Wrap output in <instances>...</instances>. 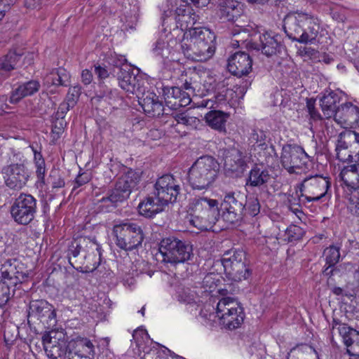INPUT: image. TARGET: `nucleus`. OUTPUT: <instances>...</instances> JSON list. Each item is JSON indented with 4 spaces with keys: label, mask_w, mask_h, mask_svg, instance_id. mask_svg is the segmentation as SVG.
Here are the masks:
<instances>
[{
    "label": "nucleus",
    "mask_w": 359,
    "mask_h": 359,
    "mask_svg": "<svg viewBox=\"0 0 359 359\" xmlns=\"http://www.w3.org/2000/svg\"><path fill=\"white\" fill-rule=\"evenodd\" d=\"M180 46L184 55L189 59L205 61L214 55L216 35L209 28L196 27L184 32Z\"/></svg>",
    "instance_id": "obj_1"
},
{
    "label": "nucleus",
    "mask_w": 359,
    "mask_h": 359,
    "mask_svg": "<svg viewBox=\"0 0 359 359\" xmlns=\"http://www.w3.org/2000/svg\"><path fill=\"white\" fill-rule=\"evenodd\" d=\"M189 212L190 223L201 231L211 229L220 216L218 201L204 196L191 198Z\"/></svg>",
    "instance_id": "obj_2"
},
{
    "label": "nucleus",
    "mask_w": 359,
    "mask_h": 359,
    "mask_svg": "<svg viewBox=\"0 0 359 359\" xmlns=\"http://www.w3.org/2000/svg\"><path fill=\"white\" fill-rule=\"evenodd\" d=\"M283 29L287 36L300 43H313L318 36L320 25L307 14L287 15L283 20Z\"/></svg>",
    "instance_id": "obj_3"
},
{
    "label": "nucleus",
    "mask_w": 359,
    "mask_h": 359,
    "mask_svg": "<svg viewBox=\"0 0 359 359\" xmlns=\"http://www.w3.org/2000/svg\"><path fill=\"white\" fill-rule=\"evenodd\" d=\"M219 163L211 156L199 157L188 172V182L194 190H207L216 180Z\"/></svg>",
    "instance_id": "obj_4"
},
{
    "label": "nucleus",
    "mask_w": 359,
    "mask_h": 359,
    "mask_svg": "<svg viewBox=\"0 0 359 359\" xmlns=\"http://www.w3.org/2000/svg\"><path fill=\"white\" fill-rule=\"evenodd\" d=\"M172 0H165V4L159 6L162 13V25L166 30L172 22L175 24V28H180L182 31L188 32L194 29L193 26L199 20V15L196 14L190 4L180 5L173 13Z\"/></svg>",
    "instance_id": "obj_5"
},
{
    "label": "nucleus",
    "mask_w": 359,
    "mask_h": 359,
    "mask_svg": "<svg viewBox=\"0 0 359 359\" xmlns=\"http://www.w3.org/2000/svg\"><path fill=\"white\" fill-rule=\"evenodd\" d=\"M159 255L165 263H184L194 257L193 246L188 241L175 236L163 238L158 244Z\"/></svg>",
    "instance_id": "obj_6"
},
{
    "label": "nucleus",
    "mask_w": 359,
    "mask_h": 359,
    "mask_svg": "<svg viewBox=\"0 0 359 359\" xmlns=\"http://www.w3.org/2000/svg\"><path fill=\"white\" fill-rule=\"evenodd\" d=\"M227 278L235 282L248 280L252 276L246 252L242 248L226 251L221 259Z\"/></svg>",
    "instance_id": "obj_7"
},
{
    "label": "nucleus",
    "mask_w": 359,
    "mask_h": 359,
    "mask_svg": "<svg viewBox=\"0 0 359 359\" xmlns=\"http://www.w3.org/2000/svg\"><path fill=\"white\" fill-rule=\"evenodd\" d=\"M112 231L116 246L125 251H132L142 246L144 239L141 226L128 220L114 224Z\"/></svg>",
    "instance_id": "obj_8"
},
{
    "label": "nucleus",
    "mask_w": 359,
    "mask_h": 359,
    "mask_svg": "<svg viewBox=\"0 0 359 359\" xmlns=\"http://www.w3.org/2000/svg\"><path fill=\"white\" fill-rule=\"evenodd\" d=\"M221 152L225 175L232 178L242 177L252 161V155L246 149L235 147L223 149Z\"/></svg>",
    "instance_id": "obj_9"
},
{
    "label": "nucleus",
    "mask_w": 359,
    "mask_h": 359,
    "mask_svg": "<svg viewBox=\"0 0 359 359\" xmlns=\"http://www.w3.org/2000/svg\"><path fill=\"white\" fill-rule=\"evenodd\" d=\"M216 314L219 323L229 330L240 327L245 318L244 310L241 303L229 297H223L218 302Z\"/></svg>",
    "instance_id": "obj_10"
},
{
    "label": "nucleus",
    "mask_w": 359,
    "mask_h": 359,
    "mask_svg": "<svg viewBox=\"0 0 359 359\" xmlns=\"http://www.w3.org/2000/svg\"><path fill=\"white\" fill-rule=\"evenodd\" d=\"M140 181V176L136 171L129 169L116 180L114 188L109 191L108 196L102 197V203L110 202L114 207L118 203L127 200L132 191L136 189Z\"/></svg>",
    "instance_id": "obj_11"
},
{
    "label": "nucleus",
    "mask_w": 359,
    "mask_h": 359,
    "mask_svg": "<svg viewBox=\"0 0 359 359\" xmlns=\"http://www.w3.org/2000/svg\"><path fill=\"white\" fill-rule=\"evenodd\" d=\"M331 187L330 178L322 175H311L305 178L299 185V200L304 197L306 202H318L325 198Z\"/></svg>",
    "instance_id": "obj_12"
},
{
    "label": "nucleus",
    "mask_w": 359,
    "mask_h": 359,
    "mask_svg": "<svg viewBox=\"0 0 359 359\" xmlns=\"http://www.w3.org/2000/svg\"><path fill=\"white\" fill-rule=\"evenodd\" d=\"M37 210V200L31 194L21 193L10 208L12 219L20 225H27L34 219Z\"/></svg>",
    "instance_id": "obj_13"
},
{
    "label": "nucleus",
    "mask_w": 359,
    "mask_h": 359,
    "mask_svg": "<svg viewBox=\"0 0 359 359\" xmlns=\"http://www.w3.org/2000/svg\"><path fill=\"white\" fill-rule=\"evenodd\" d=\"M35 320L41 323L47 329H53L57 325L55 307L45 299L32 300L29 304L27 323L31 326Z\"/></svg>",
    "instance_id": "obj_14"
},
{
    "label": "nucleus",
    "mask_w": 359,
    "mask_h": 359,
    "mask_svg": "<svg viewBox=\"0 0 359 359\" xmlns=\"http://www.w3.org/2000/svg\"><path fill=\"white\" fill-rule=\"evenodd\" d=\"M246 195L241 192L226 193L221 203L222 217L226 222L233 224L241 222L245 217V201Z\"/></svg>",
    "instance_id": "obj_15"
},
{
    "label": "nucleus",
    "mask_w": 359,
    "mask_h": 359,
    "mask_svg": "<svg viewBox=\"0 0 359 359\" xmlns=\"http://www.w3.org/2000/svg\"><path fill=\"white\" fill-rule=\"evenodd\" d=\"M181 189L180 181L172 175L166 174L156 180L153 191L161 203L168 205L177 202Z\"/></svg>",
    "instance_id": "obj_16"
},
{
    "label": "nucleus",
    "mask_w": 359,
    "mask_h": 359,
    "mask_svg": "<svg viewBox=\"0 0 359 359\" xmlns=\"http://www.w3.org/2000/svg\"><path fill=\"white\" fill-rule=\"evenodd\" d=\"M5 185L10 189L19 191L27 183L30 172L23 162L13 163L2 168Z\"/></svg>",
    "instance_id": "obj_17"
},
{
    "label": "nucleus",
    "mask_w": 359,
    "mask_h": 359,
    "mask_svg": "<svg viewBox=\"0 0 359 359\" xmlns=\"http://www.w3.org/2000/svg\"><path fill=\"white\" fill-rule=\"evenodd\" d=\"M309 156L304 149L297 144H285L283 147L280 161L283 167L290 173L302 168L308 162Z\"/></svg>",
    "instance_id": "obj_18"
},
{
    "label": "nucleus",
    "mask_w": 359,
    "mask_h": 359,
    "mask_svg": "<svg viewBox=\"0 0 359 359\" xmlns=\"http://www.w3.org/2000/svg\"><path fill=\"white\" fill-rule=\"evenodd\" d=\"M1 276L10 285L15 286L28 278L26 266L17 259H8L2 264L0 269Z\"/></svg>",
    "instance_id": "obj_19"
},
{
    "label": "nucleus",
    "mask_w": 359,
    "mask_h": 359,
    "mask_svg": "<svg viewBox=\"0 0 359 359\" xmlns=\"http://www.w3.org/2000/svg\"><path fill=\"white\" fill-rule=\"evenodd\" d=\"M88 237H81L71 242L67 250V257L71 266L76 271L83 273L86 248L95 250V246H88Z\"/></svg>",
    "instance_id": "obj_20"
},
{
    "label": "nucleus",
    "mask_w": 359,
    "mask_h": 359,
    "mask_svg": "<svg viewBox=\"0 0 359 359\" xmlns=\"http://www.w3.org/2000/svg\"><path fill=\"white\" fill-rule=\"evenodd\" d=\"M139 104L142 108L144 114L151 118L160 117L164 114L165 109L163 102L159 100L158 96L154 92L145 90L144 88L140 95H137Z\"/></svg>",
    "instance_id": "obj_21"
},
{
    "label": "nucleus",
    "mask_w": 359,
    "mask_h": 359,
    "mask_svg": "<svg viewBox=\"0 0 359 359\" xmlns=\"http://www.w3.org/2000/svg\"><path fill=\"white\" fill-rule=\"evenodd\" d=\"M283 48L280 36L267 32L259 35V43H250V48L261 50L267 57L280 53Z\"/></svg>",
    "instance_id": "obj_22"
},
{
    "label": "nucleus",
    "mask_w": 359,
    "mask_h": 359,
    "mask_svg": "<svg viewBox=\"0 0 359 359\" xmlns=\"http://www.w3.org/2000/svg\"><path fill=\"white\" fill-rule=\"evenodd\" d=\"M272 176L269 169L262 164H255L250 170L246 178V186L262 187L261 195L269 196L270 193L267 189V184L271 182Z\"/></svg>",
    "instance_id": "obj_23"
},
{
    "label": "nucleus",
    "mask_w": 359,
    "mask_h": 359,
    "mask_svg": "<svg viewBox=\"0 0 359 359\" xmlns=\"http://www.w3.org/2000/svg\"><path fill=\"white\" fill-rule=\"evenodd\" d=\"M68 359H93L94 346L90 339L78 337L69 341Z\"/></svg>",
    "instance_id": "obj_24"
},
{
    "label": "nucleus",
    "mask_w": 359,
    "mask_h": 359,
    "mask_svg": "<svg viewBox=\"0 0 359 359\" xmlns=\"http://www.w3.org/2000/svg\"><path fill=\"white\" fill-rule=\"evenodd\" d=\"M229 72L238 77L247 76L252 69V60L248 53L238 51L228 60Z\"/></svg>",
    "instance_id": "obj_25"
},
{
    "label": "nucleus",
    "mask_w": 359,
    "mask_h": 359,
    "mask_svg": "<svg viewBox=\"0 0 359 359\" xmlns=\"http://www.w3.org/2000/svg\"><path fill=\"white\" fill-rule=\"evenodd\" d=\"M120 68L118 80L120 87L126 92L135 94L136 96L144 88V80L133 73L130 67Z\"/></svg>",
    "instance_id": "obj_26"
},
{
    "label": "nucleus",
    "mask_w": 359,
    "mask_h": 359,
    "mask_svg": "<svg viewBox=\"0 0 359 359\" xmlns=\"http://www.w3.org/2000/svg\"><path fill=\"white\" fill-rule=\"evenodd\" d=\"M163 96L167 107L174 110L189 105L191 101L189 92H185L182 88L177 86L163 87Z\"/></svg>",
    "instance_id": "obj_27"
},
{
    "label": "nucleus",
    "mask_w": 359,
    "mask_h": 359,
    "mask_svg": "<svg viewBox=\"0 0 359 359\" xmlns=\"http://www.w3.org/2000/svg\"><path fill=\"white\" fill-rule=\"evenodd\" d=\"M25 55L24 48L13 47L8 52L0 57V71L4 78L10 76V73L20 67L22 57Z\"/></svg>",
    "instance_id": "obj_28"
},
{
    "label": "nucleus",
    "mask_w": 359,
    "mask_h": 359,
    "mask_svg": "<svg viewBox=\"0 0 359 359\" xmlns=\"http://www.w3.org/2000/svg\"><path fill=\"white\" fill-rule=\"evenodd\" d=\"M341 181V186L344 189V198H348L350 194L359 190V173L355 165L345 166L339 175Z\"/></svg>",
    "instance_id": "obj_29"
},
{
    "label": "nucleus",
    "mask_w": 359,
    "mask_h": 359,
    "mask_svg": "<svg viewBox=\"0 0 359 359\" xmlns=\"http://www.w3.org/2000/svg\"><path fill=\"white\" fill-rule=\"evenodd\" d=\"M334 118L341 125L353 127L359 123V108L351 102L342 104L338 109Z\"/></svg>",
    "instance_id": "obj_30"
},
{
    "label": "nucleus",
    "mask_w": 359,
    "mask_h": 359,
    "mask_svg": "<svg viewBox=\"0 0 359 359\" xmlns=\"http://www.w3.org/2000/svg\"><path fill=\"white\" fill-rule=\"evenodd\" d=\"M243 13L242 6L235 0H221L217 15L223 21L235 22Z\"/></svg>",
    "instance_id": "obj_31"
},
{
    "label": "nucleus",
    "mask_w": 359,
    "mask_h": 359,
    "mask_svg": "<svg viewBox=\"0 0 359 359\" xmlns=\"http://www.w3.org/2000/svg\"><path fill=\"white\" fill-rule=\"evenodd\" d=\"M88 246L90 245L95 246V250H89L86 248L85 255V263L83 273H90L94 271L102 262V248L97 243L95 238L88 237Z\"/></svg>",
    "instance_id": "obj_32"
},
{
    "label": "nucleus",
    "mask_w": 359,
    "mask_h": 359,
    "mask_svg": "<svg viewBox=\"0 0 359 359\" xmlns=\"http://www.w3.org/2000/svg\"><path fill=\"white\" fill-rule=\"evenodd\" d=\"M341 95L340 92L326 90L320 100V104L324 116L326 118L334 117L340 106Z\"/></svg>",
    "instance_id": "obj_33"
},
{
    "label": "nucleus",
    "mask_w": 359,
    "mask_h": 359,
    "mask_svg": "<svg viewBox=\"0 0 359 359\" xmlns=\"http://www.w3.org/2000/svg\"><path fill=\"white\" fill-rule=\"evenodd\" d=\"M166 205L165 203H161L156 198L155 193L153 191L139 203L137 208L141 215L147 218H151L163 211V208Z\"/></svg>",
    "instance_id": "obj_34"
},
{
    "label": "nucleus",
    "mask_w": 359,
    "mask_h": 359,
    "mask_svg": "<svg viewBox=\"0 0 359 359\" xmlns=\"http://www.w3.org/2000/svg\"><path fill=\"white\" fill-rule=\"evenodd\" d=\"M40 87L39 81L36 79L22 83L11 92L10 102L16 104L24 97L33 95L39 90Z\"/></svg>",
    "instance_id": "obj_35"
},
{
    "label": "nucleus",
    "mask_w": 359,
    "mask_h": 359,
    "mask_svg": "<svg viewBox=\"0 0 359 359\" xmlns=\"http://www.w3.org/2000/svg\"><path fill=\"white\" fill-rule=\"evenodd\" d=\"M340 335L346 346L349 355L359 356V332L351 327L340 329Z\"/></svg>",
    "instance_id": "obj_36"
},
{
    "label": "nucleus",
    "mask_w": 359,
    "mask_h": 359,
    "mask_svg": "<svg viewBox=\"0 0 359 359\" xmlns=\"http://www.w3.org/2000/svg\"><path fill=\"white\" fill-rule=\"evenodd\" d=\"M250 140L251 142L257 144V147L264 152L266 158L272 157L273 155H276L274 146L266 143V133L263 130L259 128L253 129L250 133Z\"/></svg>",
    "instance_id": "obj_37"
},
{
    "label": "nucleus",
    "mask_w": 359,
    "mask_h": 359,
    "mask_svg": "<svg viewBox=\"0 0 359 359\" xmlns=\"http://www.w3.org/2000/svg\"><path fill=\"white\" fill-rule=\"evenodd\" d=\"M229 115L220 110H211L205 115L207 124L212 129L219 132L226 131V122Z\"/></svg>",
    "instance_id": "obj_38"
},
{
    "label": "nucleus",
    "mask_w": 359,
    "mask_h": 359,
    "mask_svg": "<svg viewBox=\"0 0 359 359\" xmlns=\"http://www.w3.org/2000/svg\"><path fill=\"white\" fill-rule=\"evenodd\" d=\"M71 76L69 73L64 68H57L46 76L45 79L46 83L48 86H65L67 87L70 85Z\"/></svg>",
    "instance_id": "obj_39"
},
{
    "label": "nucleus",
    "mask_w": 359,
    "mask_h": 359,
    "mask_svg": "<svg viewBox=\"0 0 359 359\" xmlns=\"http://www.w3.org/2000/svg\"><path fill=\"white\" fill-rule=\"evenodd\" d=\"M69 342L64 338L58 337L54 339L50 344H48L44 349L47 356L50 359H58L67 355L69 350Z\"/></svg>",
    "instance_id": "obj_40"
},
{
    "label": "nucleus",
    "mask_w": 359,
    "mask_h": 359,
    "mask_svg": "<svg viewBox=\"0 0 359 359\" xmlns=\"http://www.w3.org/2000/svg\"><path fill=\"white\" fill-rule=\"evenodd\" d=\"M33 152H34V165L36 168V175L37 177V183L42 188L46 183V180L45 179L46 175V163L45 160L43 158V156L41 152L37 151L34 147H31Z\"/></svg>",
    "instance_id": "obj_41"
},
{
    "label": "nucleus",
    "mask_w": 359,
    "mask_h": 359,
    "mask_svg": "<svg viewBox=\"0 0 359 359\" xmlns=\"http://www.w3.org/2000/svg\"><path fill=\"white\" fill-rule=\"evenodd\" d=\"M176 298L182 303L191 304L196 303V293L189 287L180 285L177 287Z\"/></svg>",
    "instance_id": "obj_42"
},
{
    "label": "nucleus",
    "mask_w": 359,
    "mask_h": 359,
    "mask_svg": "<svg viewBox=\"0 0 359 359\" xmlns=\"http://www.w3.org/2000/svg\"><path fill=\"white\" fill-rule=\"evenodd\" d=\"M231 34L234 37L233 39L232 45L239 46L241 44H245L246 47L250 48V43H253L249 41L250 33L247 29L241 28L240 27H234L231 30Z\"/></svg>",
    "instance_id": "obj_43"
},
{
    "label": "nucleus",
    "mask_w": 359,
    "mask_h": 359,
    "mask_svg": "<svg viewBox=\"0 0 359 359\" xmlns=\"http://www.w3.org/2000/svg\"><path fill=\"white\" fill-rule=\"evenodd\" d=\"M340 249V245H330L324 250L323 255L326 264L333 266L339 262L341 257Z\"/></svg>",
    "instance_id": "obj_44"
},
{
    "label": "nucleus",
    "mask_w": 359,
    "mask_h": 359,
    "mask_svg": "<svg viewBox=\"0 0 359 359\" xmlns=\"http://www.w3.org/2000/svg\"><path fill=\"white\" fill-rule=\"evenodd\" d=\"M152 51L156 56L165 60L169 58L172 48L168 41L163 39H158L154 44Z\"/></svg>",
    "instance_id": "obj_45"
},
{
    "label": "nucleus",
    "mask_w": 359,
    "mask_h": 359,
    "mask_svg": "<svg viewBox=\"0 0 359 359\" xmlns=\"http://www.w3.org/2000/svg\"><path fill=\"white\" fill-rule=\"evenodd\" d=\"M245 216L255 217L260 212V203L257 197L255 196H246L245 201Z\"/></svg>",
    "instance_id": "obj_46"
},
{
    "label": "nucleus",
    "mask_w": 359,
    "mask_h": 359,
    "mask_svg": "<svg viewBox=\"0 0 359 359\" xmlns=\"http://www.w3.org/2000/svg\"><path fill=\"white\" fill-rule=\"evenodd\" d=\"M100 90L96 91L95 95L92 97L93 102L104 100L111 104V101L115 99L116 92L105 86H100Z\"/></svg>",
    "instance_id": "obj_47"
},
{
    "label": "nucleus",
    "mask_w": 359,
    "mask_h": 359,
    "mask_svg": "<svg viewBox=\"0 0 359 359\" xmlns=\"http://www.w3.org/2000/svg\"><path fill=\"white\" fill-rule=\"evenodd\" d=\"M142 5L140 1L135 0L133 4L130 5V16H126V18H130V20H128V23L126 25V29L128 27L130 29L135 28L137 22H138L140 11H141ZM128 22V20H127Z\"/></svg>",
    "instance_id": "obj_48"
},
{
    "label": "nucleus",
    "mask_w": 359,
    "mask_h": 359,
    "mask_svg": "<svg viewBox=\"0 0 359 359\" xmlns=\"http://www.w3.org/2000/svg\"><path fill=\"white\" fill-rule=\"evenodd\" d=\"M220 282L218 274L215 273H209L205 276L202 281V287L205 292H213Z\"/></svg>",
    "instance_id": "obj_49"
},
{
    "label": "nucleus",
    "mask_w": 359,
    "mask_h": 359,
    "mask_svg": "<svg viewBox=\"0 0 359 359\" xmlns=\"http://www.w3.org/2000/svg\"><path fill=\"white\" fill-rule=\"evenodd\" d=\"M47 183L50 184L53 189L62 188L65 185V180L62 177L60 171L55 168L50 171Z\"/></svg>",
    "instance_id": "obj_50"
},
{
    "label": "nucleus",
    "mask_w": 359,
    "mask_h": 359,
    "mask_svg": "<svg viewBox=\"0 0 359 359\" xmlns=\"http://www.w3.org/2000/svg\"><path fill=\"white\" fill-rule=\"evenodd\" d=\"M11 297L9 283L0 277V309L7 304Z\"/></svg>",
    "instance_id": "obj_51"
},
{
    "label": "nucleus",
    "mask_w": 359,
    "mask_h": 359,
    "mask_svg": "<svg viewBox=\"0 0 359 359\" xmlns=\"http://www.w3.org/2000/svg\"><path fill=\"white\" fill-rule=\"evenodd\" d=\"M304 233L305 232L302 228L294 224L290 225L285 231L286 239L288 242L297 241L302 239Z\"/></svg>",
    "instance_id": "obj_52"
},
{
    "label": "nucleus",
    "mask_w": 359,
    "mask_h": 359,
    "mask_svg": "<svg viewBox=\"0 0 359 359\" xmlns=\"http://www.w3.org/2000/svg\"><path fill=\"white\" fill-rule=\"evenodd\" d=\"M67 126L65 120L53 119L52 123L51 137L52 141H57L64 133Z\"/></svg>",
    "instance_id": "obj_53"
},
{
    "label": "nucleus",
    "mask_w": 359,
    "mask_h": 359,
    "mask_svg": "<svg viewBox=\"0 0 359 359\" xmlns=\"http://www.w3.org/2000/svg\"><path fill=\"white\" fill-rule=\"evenodd\" d=\"M347 198L348 199V209L353 215L359 217V189L350 194Z\"/></svg>",
    "instance_id": "obj_54"
},
{
    "label": "nucleus",
    "mask_w": 359,
    "mask_h": 359,
    "mask_svg": "<svg viewBox=\"0 0 359 359\" xmlns=\"http://www.w3.org/2000/svg\"><path fill=\"white\" fill-rule=\"evenodd\" d=\"M81 86H75L69 88L65 102L74 107L81 95Z\"/></svg>",
    "instance_id": "obj_55"
},
{
    "label": "nucleus",
    "mask_w": 359,
    "mask_h": 359,
    "mask_svg": "<svg viewBox=\"0 0 359 359\" xmlns=\"http://www.w3.org/2000/svg\"><path fill=\"white\" fill-rule=\"evenodd\" d=\"M177 123L183 124L184 126H193L196 122L198 121L196 118L189 116L186 113H175L172 114Z\"/></svg>",
    "instance_id": "obj_56"
},
{
    "label": "nucleus",
    "mask_w": 359,
    "mask_h": 359,
    "mask_svg": "<svg viewBox=\"0 0 359 359\" xmlns=\"http://www.w3.org/2000/svg\"><path fill=\"white\" fill-rule=\"evenodd\" d=\"M248 352L254 359H262L266 355L265 347L261 344H252L249 347Z\"/></svg>",
    "instance_id": "obj_57"
},
{
    "label": "nucleus",
    "mask_w": 359,
    "mask_h": 359,
    "mask_svg": "<svg viewBox=\"0 0 359 359\" xmlns=\"http://www.w3.org/2000/svg\"><path fill=\"white\" fill-rule=\"evenodd\" d=\"M306 107L310 116V119L315 121L323 119L320 114L315 107V100L312 98L306 99Z\"/></svg>",
    "instance_id": "obj_58"
},
{
    "label": "nucleus",
    "mask_w": 359,
    "mask_h": 359,
    "mask_svg": "<svg viewBox=\"0 0 359 359\" xmlns=\"http://www.w3.org/2000/svg\"><path fill=\"white\" fill-rule=\"evenodd\" d=\"M91 180V174L88 172H79L74 180L73 191L87 184Z\"/></svg>",
    "instance_id": "obj_59"
},
{
    "label": "nucleus",
    "mask_w": 359,
    "mask_h": 359,
    "mask_svg": "<svg viewBox=\"0 0 359 359\" xmlns=\"http://www.w3.org/2000/svg\"><path fill=\"white\" fill-rule=\"evenodd\" d=\"M74 107L71 104H68L67 102L63 101L59 106L57 111L55 112L54 116L53 117V119H60V120H65V115L67 112Z\"/></svg>",
    "instance_id": "obj_60"
},
{
    "label": "nucleus",
    "mask_w": 359,
    "mask_h": 359,
    "mask_svg": "<svg viewBox=\"0 0 359 359\" xmlns=\"http://www.w3.org/2000/svg\"><path fill=\"white\" fill-rule=\"evenodd\" d=\"M94 72L97 77L100 80L107 78L109 75L106 67L98 63L94 65Z\"/></svg>",
    "instance_id": "obj_61"
},
{
    "label": "nucleus",
    "mask_w": 359,
    "mask_h": 359,
    "mask_svg": "<svg viewBox=\"0 0 359 359\" xmlns=\"http://www.w3.org/2000/svg\"><path fill=\"white\" fill-rule=\"evenodd\" d=\"M348 148L347 143L342 140L341 138L337 140V143L336 145V151H337V158L343 162L348 161V157L346 158H343L341 156V150H346Z\"/></svg>",
    "instance_id": "obj_62"
},
{
    "label": "nucleus",
    "mask_w": 359,
    "mask_h": 359,
    "mask_svg": "<svg viewBox=\"0 0 359 359\" xmlns=\"http://www.w3.org/2000/svg\"><path fill=\"white\" fill-rule=\"evenodd\" d=\"M57 333L55 332H46L42 336V344L43 346V349L46 348V346L48 344H50L54 339H57L58 337H56Z\"/></svg>",
    "instance_id": "obj_63"
},
{
    "label": "nucleus",
    "mask_w": 359,
    "mask_h": 359,
    "mask_svg": "<svg viewBox=\"0 0 359 359\" xmlns=\"http://www.w3.org/2000/svg\"><path fill=\"white\" fill-rule=\"evenodd\" d=\"M11 4H13V0H0V20L4 17L6 13L9 11Z\"/></svg>",
    "instance_id": "obj_64"
}]
</instances>
